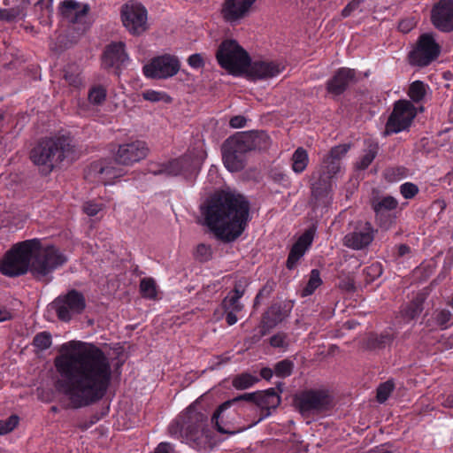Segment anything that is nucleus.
<instances>
[{
	"instance_id": "4be33fe9",
	"label": "nucleus",
	"mask_w": 453,
	"mask_h": 453,
	"mask_svg": "<svg viewBox=\"0 0 453 453\" xmlns=\"http://www.w3.org/2000/svg\"><path fill=\"white\" fill-rule=\"evenodd\" d=\"M257 0H225L222 15L226 21L235 24L246 17Z\"/></svg>"
},
{
	"instance_id": "7c9ffc66",
	"label": "nucleus",
	"mask_w": 453,
	"mask_h": 453,
	"mask_svg": "<svg viewBox=\"0 0 453 453\" xmlns=\"http://www.w3.org/2000/svg\"><path fill=\"white\" fill-rule=\"evenodd\" d=\"M270 137L263 130H251L248 132H237L229 136L225 142H266Z\"/></svg>"
},
{
	"instance_id": "aec40b11",
	"label": "nucleus",
	"mask_w": 453,
	"mask_h": 453,
	"mask_svg": "<svg viewBox=\"0 0 453 453\" xmlns=\"http://www.w3.org/2000/svg\"><path fill=\"white\" fill-rule=\"evenodd\" d=\"M194 169V158L190 156H184L169 162L167 165L159 166V168L157 170H151L150 172L154 175L165 174L170 177L181 175L184 178H188L193 173Z\"/></svg>"
},
{
	"instance_id": "1a4fd4ad",
	"label": "nucleus",
	"mask_w": 453,
	"mask_h": 453,
	"mask_svg": "<svg viewBox=\"0 0 453 453\" xmlns=\"http://www.w3.org/2000/svg\"><path fill=\"white\" fill-rule=\"evenodd\" d=\"M441 46L435 42L431 34L419 36L417 47L409 54V61L412 65L426 66L440 55Z\"/></svg>"
},
{
	"instance_id": "0eeeda50",
	"label": "nucleus",
	"mask_w": 453,
	"mask_h": 453,
	"mask_svg": "<svg viewBox=\"0 0 453 453\" xmlns=\"http://www.w3.org/2000/svg\"><path fill=\"white\" fill-rule=\"evenodd\" d=\"M63 143H37L30 152V159L42 174L50 173L55 165L65 158Z\"/></svg>"
},
{
	"instance_id": "a18cd8bd",
	"label": "nucleus",
	"mask_w": 453,
	"mask_h": 453,
	"mask_svg": "<svg viewBox=\"0 0 453 453\" xmlns=\"http://www.w3.org/2000/svg\"><path fill=\"white\" fill-rule=\"evenodd\" d=\"M106 95V88L99 85L89 89L88 97L91 104L100 105L105 101Z\"/></svg>"
},
{
	"instance_id": "473e14b6",
	"label": "nucleus",
	"mask_w": 453,
	"mask_h": 453,
	"mask_svg": "<svg viewBox=\"0 0 453 453\" xmlns=\"http://www.w3.org/2000/svg\"><path fill=\"white\" fill-rule=\"evenodd\" d=\"M398 201L391 196H373L371 199V207L373 211H391L398 207Z\"/></svg>"
},
{
	"instance_id": "58836bf2",
	"label": "nucleus",
	"mask_w": 453,
	"mask_h": 453,
	"mask_svg": "<svg viewBox=\"0 0 453 453\" xmlns=\"http://www.w3.org/2000/svg\"><path fill=\"white\" fill-rule=\"evenodd\" d=\"M295 364L292 360L285 358L277 362L273 366L276 377L285 379L289 377L294 371Z\"/></svg>"
},
{
	"instance_id": "e2e57ef3",
	"label": "nucleus",
	"mask_w": 453,
	"mask_h": 453,
	"mask_svg": "<svg viewBox=\"0 0 453 453\" xmlns=\"http://www.w3.org/2000/svg\"><path fill=\"white\" fill-rule=\"evenodd\" d=\"M271 291V288H268L267 287H264L263 288H261L255 297L254 305H257L259 303V300L265 296H269Z\"/></svg>"
},
{
	"instance_id": "20e7f679",
	"label": "nucleus",
	"mask_w": 453,
	"mask_h": 453,
	"mask_svg": "<svg viewBox=\"0 0 453 453\" xmlns=\"http://www.w3.org/2000/svg\"><path fill=\"white\" fill-rule=\"evenodd\" d=\"M198 399L195 400L168 426L171 436L181 439L193 448L198 446Z\"/></svg>"
},
{
	"instance_id": "393cba45",
	"label": "nucleus",
	"mask_w": 453,
	"mask_h": 453,
	"mask_svg": "<svg viewBox=\"0 0 453 453\" xmlns=\"http://www.w3.org/2000/svg\"><path fill=\"white\" fill-rule=\"evenodd\" d=\"M88 5H81L75 0H65L60 5L62 16L71 23L81 22L88 12Z\"/></svg>"
},
{
	"instance_id": "f3484780",
	"label": "nucleus",
	"mask_w": 453,
	"mask_h": 453,
	"mask_svg": "<svg viewBox=\"0 0 453 453\" xmlns=\"http://www.w3.org/2000/svg\"><path fill=\"white\" fill-rule=\"evenodd\" d=\"M431 19L434 26L442 32L453 30V0H441L431 12Z\"/></svg>"
},
{
	"instance_id": "69168bd1",
	"label": "nucleus",
	"mask_w": 453,
	"mask_h": 453,
	"mask_svg": "<svg viewBox=\"0 0 453 453\" xmlns=\"http://www.w3.org/2000/svg\"><path fill=\"white\" fill-rule=\"evenodd\" d=\"M274 373L273 369L270 367H263L260 370V376L265 380H270Z\"/></svg>"
},
{
	"instance_id": "6e6552de",
	"label": "nucleus",
	"mask_w": 453,
	"mask_h": 453,
	"mask_svg": "<svg viewBox=\"0 0 453 453\" xmlns=\"http://www.w3.org/2000/svg\"><path fill=\"white\" fill-rule=\"evenodd\" d=\"M418 109L411 101L398 100L394 104L387 124L385 134L398 133L408 128L416 117Z\"/></svg>"
},
{
	"instance_id": "423d86ee",
	"label": "nucleus",
	"mask_w": 453,
	"mask_h": 453,
	"mask_svg": "<svg viewBox=\"0 0 453 453\" xmlns=\"http://www.w3.org/2000/svg\"><path fill=\"white\" fill-rule=\"evenodd\" d=\"M293 402L302 416H309L329 411L333 399L326 390L305 389L296 394Z\"/></svg>"
},
{
	"instance_id": "c85d7f7f",
	"label": "nucleus",
	"mask_w": 453,
	"mask_h": 453,
	"mask_svg": "<svg viewBox=\"0 0 453 453\" xmlns=\"http://www.w3.org/2000/svg\"><path fill=\"white\" fill-rule=\"evenodd\" d=\"M245 293V287L241 282H236L233 290L222 301V308L224 311H241L243 304L240 299Z\"/></svg>"
},
{
	"instance_id": "a19ab883",
	"label": "nucleus",
	"mask_w": 453,
	"mask_h": 453,
	"mask_svg": "<svg viewBox=\"0 0 453 453\" xmlns=\"http://www.w3.org/2000/svg\"><path fill=\"white\" fill-rule=\"evenodd\" d=\"M376 224L384 230H388L395 222L396 216L391 211H373Z\"/></svg>"
},
{
	"instance_id": "13d9d810",
	"label": "nucleus",
	"mask_w": 453,
	"mask_h": 453,
	"mask_svg": "<svg viewBox=\"0 0 453 453\" xmlns=\"http://www.w3.org/2000/svg\"><path fill=\"white\" fill-rule=\"evenodd\" d=\"M246 121L247 119L244 116L237 115L230 119L229 125L234 128H240L244 127Z\"/></svg>"
},
{
	"instance_id": "f704fd0d",
	"label": "nucleus",
	"mask_w": 453,
	"mask_h": 453,
	"mask_svg": "<svg viewBox=\"0 0 453 453\" xmlns=\"http://www.w3.org/2000/svg\"><path fill=\"white\" fill-rule=\"evenodd\" d=\"M280 403V396L275 392L274 388H269L265 392H258L257 405L262 409H276Z\"/></svg>"
},
{
	"instance_id": "8fccbe9b",
	"label": "nucleus",
	"mask_w": 453,
	"mask_h": 453,
	"mask_svg": "<svg viewBox=\"0 0 453 453\" xmlns=\"http://www.w3.org/2000/svg\"><path fill=\"white\" fill-rule=\"evenodd\" d=\"M142 97L150 102H159L164 101L165 103H171L172 98L166 95L165 93L155 91V90H147L142 93Z\"/></svg>"
},
{
	"instance_id": "864d4df0",
	"label": "nucleus",
	"mask_w": 453,
	"mask_h": 453,
	"mask_svg": "<svg viewBox=\"0 0 453 453\" xmlns=\"http://www.w3.org/2000/svg\"><path fill=\"white\" fill-rule=\"evenodd\" d=\"M269 343L273 348L287 349L288 346V334L283 332H279L270 338Z\"/></svg>"
},
{
	"instance_id": "e433bc0d",
	"label": "nucleus",
	"mask_w": 453,
	"mask_h": 453,
	"mask_svg": "<svg viewBox=\"0 0 453 453\" xmlns=\"http://www.w3.org/2000/svg\"><path fill=\"white\" fill-rule=\"evenodd\" d=\"M322 280L320 278V272L318 269H312L309 275V280L303 288L302 289V296H309L312 295L316 289L321 286Z\"/></svg>"
},
{
	"instance_id": "c9c22d12",
	"label": "nucleus",
	"mask_w": 453,
	"mask_h": 453,
	"mask_svg": "<svg viewBox=\"0 0 453 453\" xmlns=\"http://www.w3.org/2000/svg\"><path fill=\"white\" fill-rule=\"evenodd\" d=\"M292 169L296 173H303L309 163V156L306 150L302 147L297 148L292 155Z\"/></svg>"
},
{
	"instance_id": "4468645a",
	"label": "nucleus",
	"mask_w": 453,
	"mask_h": 453,
	"mask_svg": "<svg viewBox=\"0 0 453 453\" xmlns=\"http://www.w3.org/2000/svg\"><path fill=\"white\" fill-rule=\"evenodd\" d=\"M111 151L116 163L130 166L144 159L149 154V148L145 143H118Z\"/></svg>"
},
{
	"instance_id": "9d476101",
	"label": "nucleus",
	"mask_w": 453,
	"mask_h": 453,
	"mask_svg": "<svg viewBox=\"0 0 453 453\" xmlns=\"http://www.w3.org/2000/svg\"><path fill=\"white\" fill-rule=\"evenodd\" d=\"M256 149V143H222V160L227 170L238 172L244 168L247 153Z\"/></svg>"
},
{
	"instance_id": "ddd939ff",
	"label": "nucleus",
	"mask_w": 453,
	"mask_h": 453,
	"mask_svg": "<svg viewBox=\"0 0 453 453\" xmlns=\"http://www.w3.org/2000/svg\"><path fill=\"white\" fill-rule=\"evenodd\" d=\"M121 19L127 30L134 35H140L148 28L147 10L141 4H125L121 10Z\"/></svg>"
},
{
	"instance_id": "c756f323",
	"label": "nucleus",
	"mask_w": 453,
	"mask_h": 453,
	"mask_svg": "<svg viewBox=\"0 0 453 453\" xmlns=\"http://www.w3.org/2000/svg\"><path fill=\"white\" fill-rule=\"evenodd\" d=\"M393 340L394 336L389 331L370 333L365 340V347L370 350L381 349L390 345Z\"/></svg>"
},
{
	"instance_id": "dca6fc26",
	"label": "nucleus",
	"mask_w": 453,
	"mask_h": 453,
	"mask_svg": "<svg viewBox=\"0 0 453 453\" xmlns=\"http://www.w3.org/2000/svg\"><path fill=\"white\" fill-rule=\"evenodd\" d=\"M315 233L316 226L312 225L308 227L292 245L286 262V267L288 270H293L296 267L299 260L311 246Z\"/></svg>"
},
{
	"instance_id": "6ab92c4d",
	"label": "nucleus",
	"mask_w": 453,
	"mask_h": 453,
	"mask_svg": "<svg viewBox=\"0 0 453 453\" xmlns=\"http://www.w3.org/2000/svg\"><path fill=\"white\" fill-rule=\"evenodd\" d=\"M357 82L355 69L339 68L334 76L326 82V90L334 96L342 95L350 86Z\"/></svg>"
},
{
	"instance_id": "39448f33",
	"label": "nucleus",
	"mask_w": 453,
	"mask_h": 453,
	"mask_svg": "<svg viewBox=\"0 0 453 453\" xmlns=\"http://www.w3.org/2000/svg\"><path fill=\"white\" fill-rule=\"evenodd\" d=\"M216 57L220 66L234 75L244 73L249 64H250V55L234 40L222 42L217 50Z\"/></svg>"
},
{
	"instance_id": "5fc2aeb1",
	"label": "nucleus",
	"mask_w": 453,
	"mask_h": 453,
	"mask_svg": "<svg viewBox=\"0 0 453 453\" xmlns=\"http://www.w3.org/2000/svg\"><path fill=\"white\" fill-rule=\"evenodd\" d=\"M365 273L366 277L372 281L378 279L383 273L382 265L379 262L372 263L371 265L365 269Z\"/></svg>"
},
{
	"instance_id": "412c9836",
	"label": "nucleus",
	"mask_w": 453,
	"mask_h": 453,
	"mask_svg": "<svg viewBox=\"0 0 453 453\" xmlns=\"http://www.w3.org/2000/svg\"><path fill=\"white\" fill-rule=\"evenodd\" d=\"M123 42H112L106 45L102 55V65L105 69H119L128 60Z\"/></svg>"
},
{
	"instance_id": "bf43d9fd",
	"label": "nucleus",
	"mask_w": 453,
	"mask_h": 453,
	"mask_svg": "<svg viewBox=\"0 0 453 453\" xmlns=\"http://www.w3.org/2000/svg\"><path fill=\"white\" fill-rule=\"evenodd\" d=\"M414 27V22L411 19H403L399 22L398 28L403 33L410 32Z\"/></svg>"
},
{
	"instance_id": "2eb2a0df",
	"label": "nucleus",
	"mask_w": 453,
	"mask_h": 453,
	"mask_svg": "<svg viewBox=\"0 0 453 453\" xmlns=\"http://www.w3.org/2000/svg\"><path fill=\"white\" fill-rule=\"evenodd\" d=\"M376 230L370 222H359L353 231L344 236L343 244L355 250H364L372 242Z\"/></svg>"
},
{
	"instance_id": "09e8293b",
	"label": "nucleus",
	"mask_w": 453,
	"mask_h": 453,
	"mask_svg": "<svg viewBox=\"0 0 453 453\" xmlns=\"http://www.w3.org/2000/svg\"><path fill=\"white\" fill-rule=\"evenodd\" d=\"M65 81L72 86L78 87L81 84V78L80 73L74 65H69L65 70L64 75Z\"/></svg>"
},
{
	"instance_id": "bb28decb",
	"label": "nucleus",
	"mask_w": 453,
	"mask_h": 453,
	"mask_svg": "<svg viewBox=\"0 0 453 453\" xmlns=\"http://www.w3.org/2000/svg\"><path fill=\"white\" fill-rule=\"evenodd\" d=\"M325 174H319V178L311 183V196L317 204L326 205L329 203V194L332 183Z\"/></svg>"
},
{
	"instance_id": "2f4dec72",
	"label": "nucleus",
	"mask_w": 453,
	"mask_h": 453,
	"mask_svg": "<svg viewBox=\"0 0 453 453\" xmlns=\"http://www.w3.org/2000/svg\"><path fill=\"white\" fill-rule=\"evenodd\" d=\"M424 300L420 297H416L408 303L402 306L400 313L403 319L410 322L416 319L423 311Z\"/></svg>"
},
{
	"instance_id": "a878e982",
	"label": "nucleus",
	"mask_w": 453,
	"mask_h": 453,
	"mask_svg": "<svg viewBox=\"0 0 453 453\" xmlns=\"http://www.w3.org/2000/svg\"><path fill=\"white\" fill-rule=\"evenodd\" d=\"M123 165H119L113 159V161L96 164L92 166L93 171L96 172L100 175V179L105 185L111 184L112 180L122 177L125 174Z\"/></svg>"
},
{
	"instance_id": "6e6d98bb",
	"label": "nucleus",
	"mask_w": 453,
	"mask_h": 453,
	"mask_svg": "<svg viewBox=\"0 0 453 453\" xmlns=\"http://www.w3.org/2000/svg\"><path fill=\"white\" fill-rule=\"evenodd\" d=\"M83 210L87 215L93 217L102 210V205L93 203H86L83 206Z\"/></svg>"
},
{
	"instance_id": "f03ea898",
	"label": "nucleus",
	"mask_w": 453,
	"mask_h": 453,
	"mask_svg": "<svg viewBox=\"0 0 453 453\" xmlns=\"http://www.w3.org/2000/svg\"><path fill=\"white\" fill-rule=\"evenodd\" d=\"M250 205L247 198L236 192L220 190L208 200L204 220L214 236L224 243L236 241L250 221Z\"/></svg>"
},
{
	"instance_id": "5701e85b",
	"label": "nucleus",
	"mask_w": 453,
	"mask_h": 453,
	"mask_svg": "<svg viewBox=\"0 0 453 453\" xmlns=\"http://www.w3.org/2000/svg\"><path fill=\"white\" fill-rule=\"evenodd\" d=\"M349 143H339L333 147L329 154L324 158L323 171L320 174H325L330 180L334 178L341 170V158L349 150Z\"/></svg>"
},
{
	"instance_id": "ea45409f",
	"label": "nucleus",
	"mask_w": 453,
	"mask_h": 453,
	"mask_svg": "<svg viewBox=\"0 0 453 453\" xmlns=\"http://www.w3.org/2000/svg\"><path fill=\"white\" fill-rule=\"evenodd\" d=\"M434 320L441 330H446L453 326V314L447 309H441L434 312Z\"/></svg>"
},
{
	"instance_id": "3c124183",
	"label": "nucleus",
	"mask_w": 453,
	"mask_h": 453,
	"mask_svg": "<svg viewBox=\"0 0 453 453\" xmlns=\"http://www.w3.org/2000/svg\"><path fill=\"white\" fill-rule=\"evenodd\" d=\"M418 191V187L412 182H404L400 186V193L405 199H412Z\"/></svg>"
},
{
	"instance_id": "7ed1b4c3",
	"label": "nucleus",
	"mask_w": 453,
	"mask_h": 453,
	"mask_svg": "<svg viewBox=\"0 0 453 453\" xmlns=\"http://www.w3.org/2000/svg\"><path fill=\"white\" fill-rule=\"evenodd\" d=\"M67 257L55 246L42 247L38 239L27 240L15 245L0 262V272L10 277L29 271L42 280L62 266Z\"/></svg>"
},
{
	"instance_id": "cd10ccee",
	"label": "nucleus",
	"mask_w": 453,
	"mask_h": 453,
	"mask_svg": "<svg viewBox=\"0 0 453 453\" xmlns=\"http://www.w3.org/2000/svg\"><path fill=\"white\" fill-rule=\"evenodd\" d=\"M257 398H258V392H255V393H245V394H242V395H240L236 397H234V399L232 400H229V401H226L225 403H223L222 404H220L217 410L214 411L212 417H211V421L213 423H215L216 426H217V430L221 433V434H226V431H225L219 424V418L221 415V413L223 411H225L226 409H228L234 403H237V402H241V401H245V402H248V403H257Z\"/></svg>"
},
{
	"instance_id": "603ef678",
	"label": "nucleus",
	"mask_w": 453,
	"mask_h": 453,
	"mask_svg": "<svg viewBox=\"0 0 453 453\" xmlns=\"http://www.w3.org/2000/svg\"><path fill=\"white\" fill-rule=\"evenodd\" d=\"M19 424V417L12 415L6 420H0V434H6L12 432Z\"/></svg>"
},
{
	"instance_id": "052dcab7",
	"label": "nucleus",
	"mask_w": 453,
	"mask_h": 453,
	"mask_svg": "<svg viewBox=\"0 0 453 453\" xmlns=\"http://www.w3.org/2000/svg\"><path fill=\"white\" fill-rule=\"evenodd\" d=\"M225 311V319L229 326L234 325L238 319L236 316V313L238 311Z\"/></svg>"
},
{
	"instance_id": "4c0bfd02",
	"label": "nucleus",
	"mask_w": 453,
	"mask_h": 453,
	"mask_svg": "<svg viewBox=\"0 0 453 453\" xmlns=\"http://www.w3.org/2000/svg\"><path fill=\"white\" fill-rule=\"evenodd\" d=\"M259 379L256 376L251 375L248 372L241 373L235 376L233 380V386L234 388L238 390H243L251 388L257 382H258Z\"/></svg>"
},
{
	"instance_id": "338daca9",
	"label": "nucleus",
	"mask_w": 453,
	"mask_h": 453,
	"mask_svg": "<svg viewBox=\"0 0 453 453\" xmlns=\"http://www.w3.org/2000/svg\"><path fill=\"white\" fill-rule=\"evenodd\" d=\"M411 252V248L407 244H400L397 247V257H403Z\"/></svg>"
},
{
	"instance_id": "774afa93",
	"label": "nucleus",
	"mask_w": 453,
	"mask_h": 453,
	"mask_svg": "<svg viewBox=\"0 0 453 453\" xmlns=\"http://www.w3.org/2000/svg\"><path fill=\"white\" fill-rule=\"evenodd\" d=\"M71 139H72V137L70 135V133H65V134H62L58 135V137H55V138L50 137L46 142H67V141H69Z\"/></svg>"
},
{
	"instance_id": "a211bd4d",
	"label": "nucleus",
	"mask_w": 453,
	"mask_h": 453,
	"mask_svg": "<svg viewBox=\"0 0 453 453\" xmlns=\"http://www.w3.org/2000/svg\"><path fill=\"white\" fill-rule=\"evenodd\" d=\"M284 68L285 66L278 62L257 60L250 61L244 73L253 81L266 80L277 76Z\"/></svg>"
},
{
	"instance_id": "37998d69",
	"label": "nucleus",
	"mask_w": 453,
	"mask_h": 453,
	"mask_svg": "<svg viewBox=\"0 0 453 453\" xmlns=\"http://www.w3.org/2000/svg\"><path fill=\"white\" fill-rule=\"evenodd\" d=\"M140 291L143 297L155 299L157 295L156 282L152 278H144L140 282Z\"/></svg>"
},
{
	"instance_id": "b1692460",
	"label": "nucleus",
	"mask_w": 453,
	"mask_h": 453,
	"mask_svg": "<svg viewBox=\"0 0 453 453\" xmlns=\"http://www.w3.org/2000/svg\"><path fill=\"white\" fill-rule=\"evenodd\" d=\"M288 311L281 303H275L263 314L260 323L261 336L266 335L269 331L280 323L287 316Z\"/></svg>"
},
{
	"instance_id": "79ce46f5",
	"label": "nucleus",
	"mask_w": 453,
	"mask_h": 453,
	"mask_svg": "<svg viewBox=\"0 0 453 453\" xmlns=\"http://www.w3.org/2000/svg\"><path fill=\"white\" fill-rule=\"evenodd\" d=\"M378 143H371L369 150L359 158L356 164L357 170H365L371 165L378 153Z\"/></svg>"
},
{
	"instance_id": "0e129e2a",
	"label": "nucleus",
	"mask_w": 453,
	"mask_h": 453,
	"mask_svg": "<svg viewBox=\"0 0 453 453\" xmlns=\"http://www.w3.org/2000/svg\"><path fill=\"white\" fill-rule=\"evenodd\" d=\"M271 291V288H268L267 287H264L263 288H261L255 297L254 305H257L259 303V300L265 296H269Z\"/></svg>"
},
{
	"instance_id": "680f3d73",
	"label": "nucleus",
	"mask_w": 453,
	"mask_h": 453,
	"mask_svg": "<svg viewBox=\"0 0 453 453\" xmlns=\"http://www.w3.org/2000/svg\"><path fill=\"white\" fill-rule=\"evenodd\" d=\"M173 451V446L168 442H161L155 449L154 453H171Z\"/></svg>"
},
{
	"instance_id": "de8ad7c7",
	"label": "nucleus",
	"mask_w": 453,
	"mask_h": 453,
	"mask_svg": "<svg viewBox=\"0 0 453 453\" xmlns=\"http://www.w3.org/2000/svg\"><path fill=\"white\" fill-rule=\"evenodd\" d=\"M34 345L41 349L45 350L51 345V335L48 332H41L34 338Z\"/></svg>"
},
{
	"instance_id": "72a5a7b5",
	"label": "nucleus",
	"mask_w": 453,
	"mask_h": 453,
	"mask_svg": "<svg viewBox=\"0 0 453 453\" xmlns=\"http://www.w3.org/2000/svg\"><path fill=\"white\" fill-rule=\"evenodd\" d=\"M29 3L22 0L19 4L9 8L0 9V19L7 22L15 21L17 19H22L26 16V10Z\"/></svg>"
},
{
	"instance_id": "f8f14e48",
	"label": "nucleus",
	"mask_w": 453,
	"mask_h": 453,
	"mask_svg": "<svg viewBox=\"0 0 453 453\" xmlns=\"http://www.w3.org/2000/svg\"><path fill=\"white\" fill-rule=\"evenodd\" d=\"M180 66V62L175 56L165 54L154 58L149 65H144L143 73L149 78L166 79L175 75Z\"/></svg>"
},
{
	"instance_id": "9b49d317",
	"label": "nucleus",
	"mask_w": 453,
	"mask_h": 453,
	"mask_svg": "<svg viewBox=\"0 0 453 453\" xmlns=\"http://www.w3.org/2000/svg\"><path fill=\"white\" fill-rule=\"evenodd\" d=\"M53 306L60 320L69 321L73 316L84 311L86 302L82 294L76 290H72L65 296L58 297L54 301Z\"/></svg>"
},
{
	"instance_id": "f257e3e1",
	"label": "nucleus",
	"mask_w": 453,
	"mask_h": 453,
	"mask_svg": "<svg viewBox=\"0 0 453 453\" xmlns=\"http://www.w3.org/2000/svg\"><path fill=\"white\" fill-rule=\"evenodd\" d=\"M56 389L73 408L95 403L106 394L112 377L109 357L94 344L70 341L61 345L54 360Z\"/></svg>"
},
{
	"instance_id": "4d7b16f0",
	"label": "nucleus",
	"mask_w": 453,
	"mask_h": 453,
	"mask_svg": "<svg viewBox=\"0 0 453 453\" xmlns=\"http://www.w3.org/2000/svg\"><path fill=\"white\" fill-rule=\"evenodd\" d=\"M361 1L360 0H352L349 3L344 9L342 11V16L346 18L349 17L353 11L359 7Z\"/></svg>"
},
{
	"instance_id": "49530a36",
	"label": "nucleus",
	"mask_w": 453,
	"mask_h": 453,
	"mask_svg": "<svg viewBox=\"0 0 453 453\" xmlns=\"http://www.w3.org/2000/svg\"><path fill=\"white\" fill-rule=\"evenodd\" d=\"M394 388H395V385L390 380H388L384 383L380 384V386L377 388V395H376L377 401L380 403H385L388 399V397H389L390 394L393 392Z\"/></svg>"
},
{
	"instance_id": "c03bdc74",
	"label": "nucleus",
	"mask_w": 453,
	"mask_h": 453,
	"mask_svg": "<svg viewBox=\"0 0 453 453\" xmlns=\"http://www.w3.org/2000/svg\"><path fill=\"white\" fill-rule=\"evenodd\" d=\"M426 93V91L424 82L416 81L410 85L408 96L413 102L418 103L423 100Z\"/></svg>"
}]
</instances>
